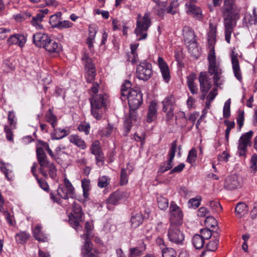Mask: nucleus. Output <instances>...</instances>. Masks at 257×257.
Instances as JSON below:
<instances>
[{"mask_svg": "<svg viewBox=\"0 0 257 257\" xmlns=\"http://www.w3.org/2000/svg\"><path fill=\"white\" fill-rule=\"evenodd\" d=\"M81 186L83 189V195L85 200L88 199L89 191L91 189L90 181L87 179H83L81 180Z\"/></svg>", "mask_w": 257, "mask_h": 257, "instance_id": "nucleus-35", "label": "nucleus"}, {"mask_svg": "<svg viewBox=\"0 0 257 257\" xmlns=\"http://www.w3.org/2000/svg\"><path fill=\"white\" fill-rule=\"evenodd\" d=\"M40 167L39 169V172L45 178H48L47 171L46 168L49 166L52 163L50 162L47 159V156L37 158Z\"/></svg>", "mask_w": 257, "mask_h": 257, "instance_id": "nucleus-24", "label": "nucleus"}, {"mask_svg": "<svg viewBox=\"0 0 257 257\" xmlns=\"http://www.w3.org/2000/svg\"><path fill=\"white\" fill-rule=\"evenodd\" d=\"M205 223L207 224L208 226L211 227H214L216 226L218 223L215 218L210 216L206 217L205 219Z\"/></svg>", "mask_w": 257, "mask_h": 257, "instance_id": "nucleus-60", "label": "nucleus"}, {"mask_svg": "<svg viewBox=\"0 0 257 257\" xmlns=\"http://www.w3.org/2000/svg\"><path fill=\"white\" fill-rule=\"evenodd\" d=\"M200 232L201 233L200 236H202L204 240L209 239L212 235L211 231L207 228L201 229Z\"/></svg>", "mask_w": 257, "mask_h": 257, "instance_id": "nucleus-62", "label": "nucleus"}, {"mask_svg": "<svg viewBox=\"0 0 257 257\" xmlns=\"http://www.w3.org/2000/svg\"><path fill=\"white\" fill-rule=\"evenodd\" d=\"M179 225L170 224L167 232L168 240L173 243L182 244L185 239L183 232L180 230Z\"/></svg>", "mask_w": 257, "mask_h": 257, "instance_id": "nucleus-8", "label": "nucleus"}, {"mask_svg": "<svg viewBox=\"0 0 257 257\" xmlns=\"http://www.w3.org/2000/svg\"><path fill=\"white\" fill-rule=\"evenodd\" d=\"M46 121L50 123L52 127L54 128L57 125V118L52 112L51 109H49L46 114Z\"/></svg>", "mask_w": 257, "mask_h": 257, "instance_id": "nucleus-39", "label": "nucleus"}, {"mask_svg": "<svg viewBox=\"0 0 257 257\" xmlns=\"http://www.w3.org/2000/svg\"><path fill=\"white\" fill-rule=\"evenodd\" d=\"M92 230L91 224L88 222H86L85 224V233L81 235V237L84 240H88V237L90 234L91 231Z\"/></svg>", "mask_w": 257, "mask_h": 257, "instance_id": "nucleus-54", "label": "nucleus"}, {"mask_svg": "<svg viewBox=\"0 0 257 257\" xmlns=\"http://www.w3.org/2000/svg\"><path fill=\"white\" fill-rule=\"evenodd\" d=\"M43 48L49 53H59L62 50L61 44L51 37Z\"/></svg>", "mask_w": 257, "mask_h": 257, "instance_id": "nucleus-19", "label": "nucleus"}, {"mask_svg": "<svg viewBox=\"0 0 257 257\" xmlns=\"http://www.w3.org/2000/svg\"><path fill=\"white\" fill-rule=\"evenodd\" d=\"M240 9H234L233 10L224 11L223 25L225 41L230 43L231 35L236 26L237 21L239 19Z\"/></svg>", "mask_w": 257, "mask_h": 257, "instance_id": "nucleus-3", "label": "nucleus"}, {"mask_svg": "<svg viewBox=\"0 0 257 257\" xmlns=\"http://www.w3.org/2000/svg\"><path fill=\"white\" fill-rule=\"evenodd\" d=\"M253 133L252 131H249L239 138L237 147V154L239 157H245L247 148L250 144Z\"/></svg>", "mask_w": 257, "mask_h": 257, "instance_id": "nucleus-9", "label": "nucleus"}, {"mask_svg": "<svg viewBox=\"0 0 257 257\" xmlns=\"http://www.w3.org/2000/svg\"><path fill=\"white\" fill-rule=\"evenodd\" d=\"M230 103L231 100L228 99L224 104L223 110V115L224 118H228L230 115Z\"/></svg>", "mask_w": 257, "mask_h": 257, "instance_id": "nucleus-50", "label": "nucleus"}, {"mask_svg": "<svg viewBox=\"0 0 257 257\" xmlns=\"http://www.w3.org/2000/svg\"><path fill=\"white\" fill-rule=\"evenodd\" d=\"M183 33L184 42L188 51L192 55L195 56V53L198 51V48L194 31L191 28L185 26L183 29Z\"/></svg>", "mask_w": 257, "mask_h": 257, "instance_id": "nucleus-6", "label": "nucleus"}, {"mask_svg": "<svg viewBox=\"0 0 257 257\" xmlns=\"http://www.w3.org/2000/svg\"><path fill=\"white\" fill-rule=\"evenodd\" d=\"M48 170V174L50 177L54 179L57 176V169L53 163H51L48 167L46 168Z\"/></svg>", "mask_w": 257, "mask_h": 257, "instance_id": "nucleus-55", "label": "nucleus"}, {"mask_svg": "<svg viewBox=\"0 0 257 257\" xmlns=\"http://www.w3.org/2000/svg\"><path fill=\"white\" fill-rule=\"evenodd\" d=\"M78 130L80 132H84L86 135H88L89 133L90 125L88 123H82L78 125Z\"/></svg>", "mask_w": 257, "mask_h": 257, "instance_id": "nucleus-61", "label": "nucleus"}, {"mask_svg": "<svg viewBox=\"0 0 257 257\" xmlns=\"http://www.w3.org/2000/svg\"><path fill=\"white\" fill-rule=\"evenodd\" d=\"M89 36L86 40V44L89 49L91 51L93 48V43L95 41V38L97 33V29L95 26H89Z\"/></svg>", "mask_w": 257, "mask_h": 257, "instance_id": "nucleus-28", "label": "nucleus"}, {"mask_svg": "<svg viewBox=\"0 0 257 257\" xmlns=\"http://www.w3.org/2000/svg\"><path fill=\"white\" fill-rule=\"evenodd\" d=\"M34 236L39 241L45 242L48 240L47 236H45L42 232V227L39 225H37L35 228Z\"/></svg>", "mask_w": 257, "mask_h": 257, "instance_id": "nucleus-36", "label": "nucleus"}, {"mask_svg": "<svg viewBox=\"0 0 257 257\" xmlns=\"http://www.w3.org/2000/svg\"><path fill=\"white\" fill-rule=\"evenodd\" d=\"M202 198L200 196H197L195 198L190 199L188 201V205L189 208L196 209L198 208L201 204Z\"/></svg>", "mask_w": 257, "mask_h": 257, "instance_id": "nucleus-44", "label": "nucleus"}, {"mask_svg": "<svg viewBox=\"0 0 257 257\" xmlns=\"http://www.w3.org/2000/svg\"><path fill=\"white\" fill-rule=\"evenodd\" d=\"M128 182V178L126 173V170L124 168H122L120 172V185H125Z\"/></svg>", "mask_w": 257, "mask_h": 257, "instance_id": "nucleus-57", "label": "nucleus"}, {"mask_svg": "<svg viewBox=\"0 0 257 257\" xmlns=\"http://www.w3.org/2000/svg\"><path fill=\"white\" fill-rule=\"evenodd\" d=\"M192 241L194 247L197 249L202 248L205 243L202 236L198 234H195L193 237Z\"/></svg>", "mask_w": 257, "mask_h": 257, "instance_id": "nucleus-37", "label": "nucleus"}, {"mask_svg": "<svg viewBox=\"0 0 257 257\" xmlns=\"http://www.w3.org/2000/svg\"><path fill=\"white\" fill-rule=\"evenodd\" d=\"M235 213L236 215L241 218L246 214L248 211L247 205L243 202L237 203L235 207Z\"/></svg>", "mask_w": 257, "mask_h": 257, "instance_id": "nucleus-33", "label": "nucleus"}, {"mask_svg": "<svg viewBox=\"0 0 257 257\" xmlns=\"http://www.w3.org/2000/svg\"><path fill=\"white\" fill-rule=\"evenodd\" d=\"M72 208L73 214L71 213L69 215V223L73 228L78 231L82 229V226L80 225V222L83 220V212L81 206L76 202L73 203Z\"/></svg>", "mask_w": 257, "mask_h": 257, "instance_id": "nucleus-7", "label": "nucleus"}, {"mask_svg": "<svg viewBox=\"0 0 257 257\" xmlns=\"http://www.w3.org/2000/svg\"><path fill=\"white\" fill-rule=\"evenodd\" d=\"M209 206L212 210L216 212H219L222 210V207L220 203L218 201H211L209 202Z\"/></svg>", "mask_w": 257, "mask_h": 257, "instance_id": "nucleus-58", "label": "nucleus"}, {"mask_svg": "<svg viewBox=\"0 0 257 257\" xmlns=\"http://www.w3.org/2000/svg\"><path fill=\"white\" fill-rule=\"evenodd\" d=\"M110 183V179L106 176L100 177L98 180V186L100 188H104L107 186Z\"/></svg>", "mask_w": 257, "mask_h": 257, "instance_id": "nucleus-51", "label": "nucleus"}, {"mask_svg": "<svg viewBox=\"0 0 257 257\" xmlns=\"http://www.w3.org/2000/svg\"><path fill=\"white\" fill-rule=\"evenodd\" d=\"M90 101L92 115L96 119H100L102 116L101 109L106 106L107 95L105 94H92Z\"/></svg>", "mask_w": 257, "mask_h": 257, "instance_id": "nucleus-4", "label": "nucleus"}, {"mask_svg": "<svg viewBox=\"0 0 257 257\" xmlns=\"http://www.w3.org/2000/svg\"><path fill=\"white\" fill-rule=\"evenodd\" d=\"M239 186L237 177L235 175H231L225 178L224 183V187L227 190H233Z\"/></svg>", "mask_w": 257, "mask_h": 257, "instance_id": "nucleus-22", "label": "nucleus"}, {"mask_svg": "<svg viewBox=\"0 0 257 257\" xmlns=\"http://www.w3.org/2000/svg\"><path fill=\"white\" fill-rule=\"evenodd\" d=\"M162 103L163 111H166L167 109H174L176 106L175 97L173 95H169L163 99Z\"/></svg>", "mask_w": 257, "mask_h": 257, "instance_id": "nucleus-25", "label": "nucleus"}, {"mask_svg": "<svg viewBox=\"0 0 257 257\" xmlns=\"http://www.w3.org/2000/svg\"><path fill=\"white\" fill-rule=\"evenodd\" d=\"M132 85L131 81L128 80H126L122 85L120 98L122 101L127 99L131 110H135L142 104L143 94L138 87L131 89Z\"/></svg>", "mask_w": 257, "mask_h": 257, "instance_id": "nucleus-2", "label": "nucleus"}, {"mask_svg": "<svg viewBox=\"0 0 257 257\" xmlns=\"http://www.w3.org/2000/svg\"><path fill=\"white\" fill-rule=\"evenodd\" d=\"M224 7L225 11L233 10L234 9L239 8L234 4V0H224Z\"/></svg>", "mask_w": 257, "mask_h": 257, "instance_id": "nucleus-52", "label": "nucleus"}, {"mask_svg": "<svg viewBox=\"0 0 257 257\" xmlns=\"http://www.w3.org/2000/svg\"><path fill=\"white\" fill-rule=\"evenodd\" d=\"M151 25L150 13L149 12H146L143 17L141 14L138 15L135 33L138 38V41L145 39L147 38V32Z\"/></svg>", "mask_w": 257, "mask_h": 257, "instance_id": "nucleus-5", "label": "nucleus"}, {"mask_svg": "<svg viewBox=\"0 0 257 257\" xmlns=\"http://www.w3.org/2000/svg\"><path fill=\"white\" fill-rule=\"evenodd\" d=\"M196 78L194 74H191L187 77V84L189 89V90L193 94H195L198 93L197 85L195 84L194 80Z\"/></svg>", "mask_w": 257, "mask_h": 257, "instance_id": "nucleus-30", "label": "nucleus"}, {"mask_svg": "<svg viewBox=\"0 0 257 257\" xmlns=\"http://www.w3.org/2000/svg\"><path fill=\"white\" fill-rule=\"evenodd\" d=\"M170 224L181 225L182 223L183 215L181 208L174 202L172 201L170 206Z\"/></svg>", "mask_w": 257, "mask_h": 257, "instance_id": "nucleus-11", "label": "nucleus"}, {"mask_svg": "<svg viewBox=\"0 0 257 257\" xmlns=\"http://www.w3.org/2000/svg\"><path fill=\"white\" fill-rule=\"evenodd\" d=\"M61 16V13L60 12L57 13L56 15L51 16L49 22L53 28H55V25H57L60 21L59 18Z\"/></svg>", "mask_w": 257, "mask_h": 257, "instance_id": "nucleus-53", "label": "nucleus"}, {"mask_svg": "<svg viewBox=\"0 0 257 257\" xmlns=\"http://www.w3.org/2000/svg\"><path fill=\"white\" fill-rule=\"evenodd\" d=\"M162 254L163 257H176L177 253L175 250L171 247L162 248Z\"/></svg>", "mask_w": 257, "mask_h": 257, "instance_id": "nucleus-45", "label": "nucleus"}, {"mask_svg": "<svg viewBox=\"0 0 257 257\" xmlns=\"http://www.w3.org/2000/svg\"><path fill=\"white\" fill-rule=\"evenodd\" d=\"M201 91H209L212 87L211 79L209 78L206 72H202L198 78Z\"/></svg>", "mask_w": 257, "mask_h": 257, "instance_id": "nucleus-15", "label": "nucleus"}, {"mask_svg": "<svg viewBox=\"0 0 257 257\" xmlns=\"http://www.w3.org/2000/svg\"><path fill=\"white\" fill-rule=\"evenodd\" d=\"M157 103L152 101L148 107L146 120L148 122H152L156 119L157 117Z\"/></svg>", "mask_w": 257, "mask_h": 257, "instance_id": "nucleus-21", "label": "nucleus"}, {"mask_svg": "<svg viewBox=\"0 0 257 257\" xmlns=\"http://www.w3.org/2000/svg\"><path fill=\"white\" fill-rule=\"evenodd\" d=\"M73 25V24L67 20L60 21L57 25H55V28L59 30H62L63 29H68L71 28Z\"/></svg>", "mask_w": 257, "mask_h": 257, "instance_id": "nucleus-47", "label": "nucleus"}, {"mask_svg": "<svg viewBox=\"0 0 257 257\" xmlns=\"http://www.w3.org/2000/svg\"><path fill=\"white\" fill-rule=\"evenodd\" d=\"M216 25L210 23L209 30L207 34V40L209 48L207 56L209 62L208 73L210 75L213 76L214 85L218 87L222 84L221 79L222 77L223 71L220 62L216 60L215 53L214 45L216 43Z\"/></svg>", "mask_w": 257, "mask_h": 257, "instance_id": "nucleus-1", "label": "nucleus"}, {"mask_svg": "<svg viewBox=\"0 0 257 257\" xmlns=\"http://www.w3.org/2000/svg\"><path fill=\"white\" fill-rule=\"evenodd\" d=\"M123 192L120 191H116L111 194L106 202L107 204L116 205L122 198Z\"/></svg>", "mask_w": 257, "mask_h": 257, "instance_id": "nucleus-27", "label": "nucleus"}, {"mask_svg": "<svg viewBox=\"0 0 257 257\" xmlns=\"http://www.w3.org/2000/svg\"><path fill=\"white\" fill-rule=\"evenodd\" d=\"M185 7L186 13L188 15L193 16L196 20L200 21L202 19V11L199 7L191 4L190 2L186 4Z\"/></svg>", "mask_w": 257, "mask_h": 257, "instance_id": "nucleus-17", "label": "nucleus"}, {"mask_svg": "<svg viewBox=\"0 0 257 257\" xmlns=\"http://www.w3.org/2000/svg\"><path fill=\"white\" fill-rule=\"evenodd\" d=\"M43 19L42 14H37L36 16L32 18L31 24L37 29H42L43 28V26L41 23Z\"/></svg>", "mask_w": 257, "mask_h": 257, "instance_id": "nucleus-38", "label": "nucleus"}, {"mask_svg": "<svg viewBox=\"0 0 257 257\" xmlns=\"http://www.w3.org/2000/svg\"><path fill=\"white\" fill-rule=\"evenodd\" d=\"M82 60L86 70L95 69L91 59L90 58L87 54H84L82 57Z\"/></svg>", "mask_w": 257, "mask_h": 257, "instance_id": "nucleus-42", "label": "nucleus"}, {"mask_svg": "<svg viewBox=\"0 0 257 257\" xmlns=\"http://www.w3.org/2000/svg\"><path fill=\"white\" fill-rule=\"evenodd\" d=\"M86 70L85 78L86 81L88 83H91L94 80L96 75V70L95 69H93Z\"/></svg>", "mask_w": 257, "mask_h": 257, "instance_id": "nucleus-49", "label": "nucleus"}, {"mask_svg": "<svg viewBox=\"0 0 257 257\" xmlns=\"http://www.w3.org/2000/svg\"><path fill=\"white\" fill-rule=\"evenodd\" d=\"M69 133V130L55 127L51 134V137L52 140H60L68 135Z\"/></svg>", "mask_w": 257, "mask_h": 257, "instance_id": "nucleus-26", "label": "nucleus"}, {"mask_svg": "<svg viewBox=\"0 0 257 257\" xmlns=\"http://www.w3.org/2000/svg\"><path fill=\"white\" fill-rule=\"evenodd\" d=\"M158 62L164 80L165 82H168L170 78L168 66L161 57L158 58Z\"/></svg>", "mask_w": 257, "mask_h": 257, "instance_id": "nucleus-23", "label": "nucleus"}, {"mask_svg": "<svg viewBox=\"0 0 257 257\" xmlns=\"http://www.w3.org/2000/svg\"><path fill=\"white\" fill-rule=\"evenodd\" d=\"M144 218L141 213H138L133 215L131 218L132 227L137 228L143 223Z\"/></svg>", "mask_w": 257, "mask_h": 257, "instance_id": "nucleus-34", "label": "nucleus"}, {"mask_svg": "<svg viewBox=\"0 0 257 257\" xmlns=\"http://www.w3.org/2000/svg\"><path fill=\"white\" fill-rule=\"evenodd\" d=\"M177 141H174L168 153L169 159L167 162L162 163L158 170V172L163 173L170 170L173 166V160L175 156V153L177 149Z\"/></svg>", "mask_w": 257, "mask_h": 257, "instance_id": "nucleus-13", "label": "nucleus"}, {"mask_svg": "<svg viewBox=\"0 0 257 257\" xmlns=\"http://www.w3.org/2000/svg\"><path fill=\"white\" fill-rule=\"evenodd\" d=\"M68 139L70 143L74 144L81 149L84 150L86 148L85 142L78 135H70Z\"/></svg>", "mask_w": 257, "mask_h": 257, "instance_id": "nucleus-29", "label": "nucleus"}, {"mask_svg": "<svg viewBox=\"0 0 257 257\" xmlns=\"http://www.w3.org/2000/svg\"><path fill=\"white\" fill-rule=\"evenodd\" d=\"M85 243L81 249L82 257H97L98 251L93 247L92 243L89 240H84Z\"/></svg>", "mask_w": 257, "mask_h": 257, "instance_id": "nucleus-14", "label": "nucleus"}, {"mask_svg": "<svg viewBox=\"0 0 257 257\" xmlns=\"http://www.w3.org/2000/svg\"><path fill=\"white\" fill-rule=\"evenodd\" d=\"M132 125L131 118H128L125 120L123 124L124 135H127L131 130Z\"/></svg>", "mask_w": 257, "mask_h": 257, "instance_id": "nucleus-59", "label": "nucleus"}, {"mask_svg": "<svg viewBox=\"0 0 257 257\" xmlns=\"http://www.w3.org/2000/svg\"><path fill=\"white\" fill-rule=\"evenodd\" d=\"M237 123L239 126V129L240 130L243 124L244 121V111L239 110L238 114L237 117Z\"/></svg>", "mask_w": 257, "mask_h": 257, "instance_id": "nucleus-63", "label": "nucleus"}, {"mask_svg": "<svg viewBox=\"0 0 257 257\" xmlns=\"http://www.w3.org/2000/svg\"><path fill=\"white\" fill-rule=\"evenodd\" d=\"M146 245L143 242L139 246L132 248L130 249V257H138L140 256L146 250Z\"/></svg>", "mask_w": 257, "mask_h": 257, "instance_id": "nucleus-32", "label": "nucleus"}, {"mask_svg": "<svg viewBox=\"0 0 257 257\" xmlns=\"http://www.w3.org/2000/svg\"><path fill=\"white\" fill-rule=\"evenodd\" d=\"M219 235L218 233H216V236H214V237L215 238L209 241L206 246L207 249L209 251H214L217 248V246L219 243V239H218Z\"/></svg>", "mask_w": 257, "mask_h": 257, "instance_id": "nucleus-41", "label": "nucleus"}, {"mask_svg": "<svg viewBox=\"0 0 257 257\" xmlns=\"http://www.w3.org/2000/svg\"><path fill=\"white\" fill-rule=\"evenodd\" d=\"M29 233L26 231H21L15 235V239L17 243L24 244L28 240L30 237Z\"/></svg>", "mask_w": 257, "mask_h": 257, "instance_id": "nucleus-40", "label": "nucleus"}, {"mask_svg": "<svg viewBox=\"0 0 257 257\" xmlns=\"http://www.w3.org/2000/svg\"><path fill=\"white\" fill-rule=\"evenodd\" d=\"M251 163L252 164L250 168L255 172L257 171V155H252L251 159Z\"/></svg>", "mask_w": 257, "mask_h": 257, "instance_id": "nucleus-64", "label": "nucleus"}, {"mask_svg": "<svg viewBox=\"0 0 257 257\" xmlns=\"http://www.w3.org/2000/svg\"><path fill=\"white\" fill-rule=\"evenodd\" d=\"M63 185H59L57 189L58 195L62 199H68L69 197L72 198L74 194L75 189L70 181L65 178Z\"/></svg>", "mask_w": 257, "mask_h": 257, "instance_id": "nucleus-12", "label": "nucleus"}, {"mask_svg": "<svg viewBox=\"0 0 257 257\" xmlns=\"http://www.w3.org/2000/svg\"><path fill=\"white\" fill-rule=\"evenodd\" d=\"M197 157L196 151L194 149H192L188 153L187 158V162L190 164L195 162Z\"/></svg>", "mask_w": 257, "mask_h": 257, "instance_id": "nucleus-56", "label": "nucleus"}, {"mask_svg": "<svg viewBox=\"0 0 257 257\" xmlns=\"http://www.w3.org/2000/svg\"><path fill=\"white\" fill-rule=\"evenodd\" d=\"M231 58L234 76L238 80L240 81L242 79V76L239 61L237 58V54H235L234 51H232L231 54Z\"/></svg>", "mask_w": 257, "mask_h": 257, "instance_id": "nucleus-20", "label": "nucleus"}, {"mask_svg": "<svg viewBox=\"0 0 257 257\" xmlns=\"http://www.w3.org/2000/svg\"><path fill=\"white\" fill-rule=\"evenodd\" d=\"M50 37L47 34L38 32L33 35V42L38 48H44Z\"/></svg>", "mask_w": 257, "mask_h": 257, "instance_id": "nucleus-16", "label": "nucleus"}, {"mask_svg": "<svg viewBox=\"0 0 257 257\" xmlns=\"http://www.w3.org/2000/svg\"><path fill=\"white\" fill-rule=\"evenodd\" d=\"M31 14L28 12H23V13H20L19 14H18L17 15H14L13 17L14 19L19 22H21L28 18L31 17Z\"/></svg>", "mask_w": 257, "mask_h": 257, "instance_id": "nucleus-48", "label": "nucleus"}, {"mask_svg": "<svg viewBox=\"0 0 257 257\" xmlns=\"http://www.w3.org/2000/svg\"><path fill=\"white\" fill-rule=\"evenodd\" d=\"M157 202L159 208L161 210H165L168 207L169 201L166 198L160 196L157 197Z\"/></svg>", "mask_w": 257, "mask_h": 257, "instance_id": "nucleus-43", "label": "nucleus"}, {"mask_svg": "<svg viewBox=\"0 0 257 257\" xmlns=\"http://www.w3.org/2000/svg\"><path fill=\"white\" fill-rule=\"evenodd\" d=\"M243 23L245 24L247 26L249 25L257 24V14L255 8L253 9L252 15L248 13L245 14Z\"/></svg>", "mask_w": 257, "mask_h": 257, "instance_id": "nucleus-31", "label": "nucleus"}, {"mask_svg": "<svg viewBox=\"0 0 257 257\" xmlns=\"http://www.w3.org/2000/svg\"><path fill=\"white\" fill-rule=\"evenodd\" d=\"M177 1H173L171 2L169 7L166 9L167 12L171 15H175L177 13V8L179 6Z\"/></svg>", "mask_w": 257, "mask_h": 257, "instance_id": "nucleus-46", "label": "nucleus"}, {"mask_svg": "<svg viewBox=\"0 0 257 257\" xmlns=\"http://www.w3.org/2000/svg\"><path fill=\"white\" fill-rule=\"evenodd\" d=\"M152 75V65L150 63L144 61L137 66L136 76L139 79L147 81L151 77Z\"/></svg>", "mask_w": 257, "mask_h": 257, "instance_id": "nucleus-10", "label": "nucleus"}, {"mask_svg": "<svg viewBox=\"0 0 257 257\" xmlns=\"http://www.w3.org/2000/svg\"><path fill=\"white\" fill-rule=\"evenodd\" d=\"M26 37L23 34H17L11 35L8 39L9 45H17L23 47L26 43Z\"/></svg>", "mask_w": 257, "mask_h": 257, "instance_id": "nucleus-18", "label": "nucleus"}]
</instances>
